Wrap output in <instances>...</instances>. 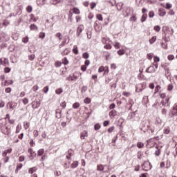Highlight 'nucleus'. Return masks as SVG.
<instances>
[{"label":"nucleus","mask_w":177,"mask_h":177,"mask_svg":"<svg viewBox=\"0 0 177 177\" xmlns=\"http://www.w3.org/2000/svg\"><path fill=\"white\" fill-rule=\"evenodd\" d=\"M0 130L3 135H7V136H10L12 133V126L8 124L6 120L3 119H0Z\"/></svg>","instance_id":"f257e3e1"},{"label":"nucleus","mask_w":177,"mask_h":177,"mask_svg":"<svg viewBox=\"0 0 177 177\" xmlns=\"http://www.w3.org/2000/svg\"><path fill=\"white\" fill-rule=\"evenodd\" d=\"M177 116V104H175L172 109L169 112V118H174Z\"/></svg>","instance_id":"f03ea898"},{"label":"nucleus","mask_w":177,"mask_h":177,"mask_svg":"<svg viewBox=\"0 0 177 177\" xmlns=\"http://www.w3.org/2000/svg\"><path fill=\"white\" fill-rule=\"evenodd\" d=\"M142 171H150L151 169V163L149 162L145 161L144 163L141 165Z\"/></svg>","instance_id":"7ed1b4c3"},{"label":"nucleus","mask_w":177,"mask_h":177,"mask_svg":"<svg viewBox=\"0 0 177 177\" xmlns=\"http://www.w3.org/2000/svg\"><path fill=\"white\" fill-rule=\"evenodd\" d=\"M136 92H142L143 89H146V83H140L136 85Z\"/></svg>","instance_id":"20e7f679"},{"label":"nucleus","mask_w":177,"mask_h":177,"mask_svg":"<svg viewBox=\"0 0 177 177\" xmlns=\"http://www.w3.org/2000/svg\"><path fill=\"white\" fill-rule=\"evenodd\" d=\"M157 142L154 140V138H151L147 141V145L148 147H154Z\"/></svg>","instance_id":"39448f33"},{"label":"nucleus","mask_w":177,"mask_h":177,"mask_svg":"<svg viewBox=\"0 0 177 177\" xmlns=\"http://www.w3.org/2000/svg\"><path fill=\"white\" fill-rule=\"evenodd\" d=\"M71 10L73 12H71ZM73 13H74L75 15H80V13H81V12L80 11V9L74 7L72 10L71 9L69 11L70 17H73Z\"/></svg>","instance_id":"423d86ee"},{"label":"nucleus","mask_w":177,"mask_h":177,"mask_svg":"<svg viewBox=\"0 0 177 177\" xmlns=\"http://www.w3.org/2000/svg\"><path fill=\"white\" fill-rule=\"evenodd\" d=\"M0 64L6 67L9 66V59L8 58H0Z\"/></svg>","instance_id":"0eeeda50"},{"label":"nucleus","mask_w":177,"mask_h":177,"mask_svg":"<svg viewBox=\"0 0 177 177\" xmlns=\"http://www.w3.org/2000/svg\"><path fill=\"white\" fill-rule=\"evenodd\" d=\"M28 153H29L30 156V158L31 160H34V158H35L37 153H35V151H34V150H32V148H29L28 149Z\"/></svg>","instance_id":"6e6552de"},{"label":"nucleus","mask_w":177,"mask_h":177,"mask_svg":"<svg viewBox=\"0 0 177 177\" xmlns=\"http://www.w3.org/2000/svg\"><path fill=\"white\" fill-rule=\"evenodd\" d=\"M109 115L110 118L113 119L118 115V112L117 111V110L113 109L109 112Z\"/></svg>","instance_id":"1a4fd4ad"},{"label":"nucleus","mask_w":177,"mask_h":177,"mask_svg":"<svg viewBox=\"0 0 177 177\" xmlns=\"http://www.w3.org/2000/svg\"><path fill=\"white\" fill-rule=\"evenodd\" d=\"M156 70H157V68H156V66H154V65H151L149 67H148L146 69V73H156Z\"/></svg>","instance_id":"9d476101"},{"label":"nucleus","mask_w":177,"mask_h":177,"mask_svg":"<svg viewBox=\"0 0 177 177\" xmlns=\"http://www.w3.org/2000/svg\"><path fill=\"white\" fill-rule=\"evenodd\" d=\"M160 103L164 107H168V106H169V97L162 100Z\"/></svg>","instance_id":"9b49d317"},{"label":"nucleus","mask_w":177,"mask_h":177,"mask_svg":"<svg viewBox=\"0 0 177 177\" xmlns=\"http://www.w3.org/2000/svg\"><path fill=\"white\" fill-rule=\"evenodd\" d=\"M153 63L152 64L153 66H154V67L156 68H158V62H160V57H157V56H154L153 57Z\"/></svg>","instance_id":"f8f14e48"},{"label":"nucleus","mask_w":177,"mask_h":177,"mask_svg":"<svg viewBox=\"0 0 177 177\" xmlns=\"http://www.w3.org/2000/svg\"><path fill=\"white\" fill-rule=\"evenodd\" d=\"M41 106V102L39 101H33L32 102V108L35 110V109H38Z\"/></svg>","instance_id":"ddd939ff"},{"label":"nucleus","mask_w":177,"mask_h":177,"mask_svg":"<svg viewBox=\"0 0 177 177\" xmlns=\"http://www.w3.org/2000/svg\"><path fill=\"white\" fill-rule=\"evenodd\" d=\"M53 16H49V17L46 21V24H50V26H53Z\"/></svg>","instance_id":"4468645a"},{"label":"nucleus","mask_w":177,"mask_h":177,"mask_svg":"<svg viewBox=\"0 0 177 177\" xmlns=\"http://www.w3.org/2000/svg\"><path fill=\"white\" fill-rule=\"evenodd\" d=\"M82 31H84V25H80L77 29V37H80V35H81V32H82Z\"/></svg>","instance_id":"2eb2a0df"},{"label":"nucleus","mask_w":177,"mask_h":177,"mask_svg":"<svg viewBox=\"0 0 177 177\" xmlns=\"http://www.w3.org/2000/svg\"><path fill=\"white\" fill-rule=\"evenodd\" d=\"M85 138H88V131L86 130L80 133V139L84 140Z\"/></svg>","instance_id":"dca6fc26"},{"label":"nucleus","mask_w":177,"mask_h":177,"mask_svg":"<svg viewBox=\"0 0 177 177\" xmlns=\"http://www.w3.org/2000/svg\"><path fill=\"white\" fill-rule=\"evenodd\" d=\"M162 147H160L158 145L156 146V148L157 149L155 151V155L158 157L161 154V149Z\"/></svg>","instance_id":"f3484780"},{"label":"nucleus","mask_w":177,"mask_h":177,"mask_svg":"<svg viewBox=\"0 0 177 177\" xmlns=\"http://www.w3.org/2000/svg\"><path fill=\"white\" fill-rule=\"evenodd\" d=\"M37 169H38L37 167H30L28 169V174H30L31 175H32L33 172H37Z\"/></svg>","instance_id":"a211bd4d"},{"label":"nucleus","mask_w":177,"mask_h":177,"mask_svg":"<svg viewBox=\"0 0 177 177\" xmlns=\"http://www.w3.org/2000/svg\"><path fill=\"white\" fill-rule=\"evenodd\" d=\"M7 106H9V108L11 109V110H13L15 109V107H16L17 106V104L15 103V102H8L7 104Z\"/></svg>","instance_id":"6ab92c4d"},{"label":"nucleus","mask_w":177,"mask_h":177,"mask_svg":"<svg viewBox=\"0 0 177 177\" xmlns=\"http://www.w3.org/2000/svg\"><path fill=\"white\" fill-rule=\"evenodd\" d=\"M124 6V3L119 2L116 4V8L120 12V10H122V7Z\"/></svg>","instance_id":"aec40b11"},{"label":"nucleus","mask_w":177,"mask_h":177,"mask_svg":"<svg viewBox=\"0 0 177 177\" xmlns=\"http://www.w3.org/2000/svg\"><path fill=\"white\" fill-rule=\"evenodd\" d=\"M101 41L102 42V44H110V39L109 37H103L101 39Z\"/></svg>","instance_id":"412c9836"},{"label":"nucleus","mask_w":177,"mask_h":177,"mask_svg":"<svg viewBox=\"0 0 177 177\" xmlns=\"http://www.w3.org/2000/svg\"><path fill=\"white\" fill-rule=\"evenodd\" d=\"M70 53V50L68 48H65L62 53L61 55L62 56H67Z\"/></svg>","instance_id":"4be33fe9"},{"label":"nucleus","mask_w":177,"mask_h":177,"mask_svg":"<svg viewBox=\"0 0 177 177\" xmlns=\"http://www.w3.org/2000/svg\"><path fill=\"white\" fill-rule=\"evenodd\" d=\"M13 80H5L4 82V86H8V85H12Z\"/></svg>","instance_id":"5701e85b"},{"label":"nucleus","mask_w":177,"mask_h":177,"mask_svg":"<svg viewBox=\"0 0 177 177\" xmlns=\"http://www.w3.org/2000/svg\"><path fill=\"white\" fill-rule=\"evenodd\" d=\"M21 168H23V164L18 163L17 165V167H16V169H15V173L17 174V172H19V169H21Z\"/></svg>","instance_id":"b1692460"},{"label":"nucleus","mask_w":177,"mask_h":177,"mask_svg":"<svg viewBox=\"0 0 177 177\" xmlns=\"http://www.w3.org/2000/svg\"><path fill=\"white\" fill-rule=\"evenodd\" d=\"M104 165L100 164L97 165V171H104Z\"/></svg>","instance_id":"393cba45"},{"label":"nucleus","mask_w":177,"mask_h":177,"mask_svg":"<svg viewBox=\"0 0 177 177\" xmlns=\"http://www.w3.org/2000/svg\"><path fill=\"white\" fill-rule=\"evenodd\" d=\"M30 28L31 31H35L37 30H38V26L35 24H31L30 26Z\"/></svg>","instance_id":"a878e982"},{"label":"nucleus","mask_w":177,"mask_h":177,"mask_svg":"<svg viewBox=\"0 0 177 177\" xmlns=\"http://www.w3.org/2000/svg\"><path fill=\"white\" fill-rule=\"evenodd\" d=\"M155 41H157V36L152 37L151 39H149V44L151 45H153V44H154Z\"/></svg>","instance_id":"bb28decb"},{"label":"nucleus","mask_w":177,"mask_h":177,"mask_svg":"<svg viewBox=\"0 0 177 177\" xmlns=\"http://www.w3.org/2000/svg\"><path fill=\"white\" fill-rule=\"evenodd\" d=\"M21 131V125L17 124L16 127L15 133H20Z\"/></svg>","instance_id":"cd10ccee"},{"label":"nucleus","mask_w":177,"mask_h":177,"mask_svg":"<svg viewBox=\"0 0 177 177\" xmlns=\"http://www.w3.org/2000/svg\"><path fill=\"white\" fill-rule=\"evenodd\" d=\"M62 64H64V66H67V64H68L69 62L68 59H67V57H64L62 59Z\"/></svg>","instance_id":"c85d7f7f"},{"label":"nucleus","mask_w":177,"mask_h":177,"mask_svg":"<svg viewBox=\"0 0 177 177\" xmlns=\"http://www.w3.org/2000/svg\"><path fill=\"white\" fill-rule=\"evenodd\" d=\"M147 19V14H144L141 17V23H145V21Z\"/></svg>","instance_id":"c756f323"},{"label":"nucleus","mask_w":177,"mask_h":177,"mask_svg":"<svg viewBox=\"0 0 177 177\" xmlns=\"http://www.w3.org/2000/svg\"><path fill=\"white\" fill-rule=\"evenodd\" d=\"M104 55L106 60H109V58L111 56V54L109 53V51H104Z\"/></svg>","instance_id":"7c9ffc66"},{"label":"nucleus","mask_w":177,"mask_h":177,"mask_svg":"<svg viewBox=\"0 0 177 177\" xmlns=\"http://www.w3.org/2000/svg\"><path fill=\"white\" fill-rule=\"evenodd\" d=\"M78 167V161H74L71 165V168H77Z\"/></svg>","instance_id":"2f4dec72"},{"label":"nucleus","mask_w":177,"mask_h":177,"mask_svg":"<svg viewBox=\"0 0 177 177\" xmlns=\"http://www.w3.org/2000/svg\"><path fill=\"white\" fill-rule=\"evenodd\" d=\"M24 129H26V131H27V129L30 128V122H24Z\"/></svg>","instance_id":"473e14b6"},{"label":"nucleus","mask_w":177,"mask_h":177,"mask_svg":"<svg viewBox=\"0 0 177 177\" xmlns=\"http://www.w3.org/2000/svg\"><path fill=\"white\" fill-rule=\"evenodd\" d=\"M117 53L118 55H119V56H122L123 55H125V50L120 49L119 50H118Z\"/></svg>","instance_id":"72a5a7b5"},{"label":"nucleus","mask_w":177,"mask_h":177,"mask_svg":"<svg viewBox=\"0 0 177 177\" xmlns=\"http://www.w3.org/2000/svg\"><path fill=\"white\" fill-rule=\"evenodd\" d=\"M55 37L57 38H59V41H62L63 39V35L60 32H57L55 34Z\"/></svg>","instance_id":"f704fd0d"},{"label":"nucleus","mask_w":177,"mask_h":177,"mask_svg":"<svg viewBox=\"0 0 177 177\" xmlns=\"http://www.w3.org/2000/svg\"><path fill=\"white\" fill-rule=\"evenodd\" d=\"M96 19H97V20L100 21H103V16L101 14H97Z\"/></svg>","instance_id":"c9c22d12"},{"label":"nucleus","mask_w":177,"mask_h":177,"mask_svg":"<svg viewBox=\"0 0 177 177\" xmlns=\"http://www.w3.org/2000/svg\"><path fill=\"white\" fill-rule=\"evenodd\" d=\"M73 53L75 55H78V47L77 46H73Z\"/></svg>","instance_id":"e433bc0d"},{"label":"nucleus","mask_w":177,"mask_h":177,"mask_svg":"<svg viewBox=\"0 0 177 177\" xmlns=\"http://www.w3.org/2000/svg\"><path fill=\"white\" fill-rule=\"evenodd\" d=\"M44 153H45V150H44V149H40L38 151H37V156H41L44 154Z\"/></svg>","instance_id":"4c0bfd02"},{"label":"nucleus","mask_w":177,"mask_h":177,"mask_svg":"<svg viewBox=\"0 0 177 177\" xmlns=\"http://www.w3.org/2000/svg\"><path fill=\"white\" fill-rule=\"evenodd\" d=\"M12 68H9V67H5L3 69V72L5 73V74H8V73H10Z\"/></svg>","instance_id":"58836bf2"},{"label":"nucleus","mask_w":177,"mask_h":177,"mask_svg":"<svg viewBox=\"0 0 177 177\" xmlns=\"http://www.w3.org/2000/svg\"><path fill=\"white\" fill-rule=\"evenodd\" d=\"M153 30L154 31H156V32H160V30H161V27H160V26H155L153 27Z\"/></svg>","instance_id":"ea45409f"},{"label":"nucleus","mask_w":177,"mask_h":177,"mask_svg":"<svg viewBox=\"0 0 177 177\" xmlns=\"http://www.w3.org/2000/svg\"><path fill=\"white\" fill-rule=\"evenodd\" d=\"M138 20V18L136 17V15H132L130 17V21H136Z\"/></svg>","instance_id":"a19ab883"},{"label":"nucleus","mask_w":177,"mask_h":177,"mask_svg":"<svg viewBox=\"0 0 177 177\" xmlns=\"http://www.w3.org/2000/svg\"><path fill=\"white\" fill-rule=\"evenodd\" d=\"M169 132H171V129L169 127H165L164 129V133H165L166 135H168Z\"/></svg>","instance_id":"79ce46f5"},{"label":"nucleus","mask_w":177,"mask_h":177,"mask_svg":"<svg viewBox=\"0 0 177 177\" xmlns=\"http://www.w3.org/2000/svg\"><path fill=\"white\" fill-rule=\"evenodd\" d=\"M145 144H143V142H138L137 143V147H138V149H142V147H144Z\"/></svg>","instance_id":"37998d69"},{"label":"nucleus","mask_w":177,"mask_h":177,"mask_svg":"<svg viewBox=\"0 0 177 177\" xmlns=\"http://www.w3.org/2000/svg\"><path fill=\"white\" fill-rule=\"evenodd\" d=\"M148 16L150 19L153 18L155 16L154 11L153 10L149 11Z\"/></svg>","instance_id":"c03bdc74"},{"label":"nucleus","mask_w":177,"mask_h":177,"mask_svg":"<svg viewBox=\"0 0 177 177\" xmlns=\"http://www.w3.org/2000/svg\"><path fill=\"white\" fill-rule=\"evenodd\" d=\"M153 56H154L153 53H149L147 55V57L148 60H151L153 59Z\"/></svg>","instance_id":"a18cd8bd"},{"label":"nucleus","mask_w":177,"mask_h":177,"mask_svg":"<svg viewBox=\"0 0 177 177\" xmlns=\"http://www.w3.org/2000/svg\"><path fill=\"white\" fill-rule=\"evenodd\" d=\"M91 100L89 97H86L84 100V103H85L86 104H89V103H91Z\"/></svg>","instance_id":"49530a36"},{"label":"nucleus","mask_w":177,"mask_h":177,"mask_svg":"<svg viewBox=\"0 0 177 177\" xmlns=\"http://www.w3.org/2000/svg\"><path fill=\"white\" fill-rule=\"evenodd\" d=\"M159 96L161 99H165V97H167V94L165 93H159Z\"/></svg>","instance_id":"de8ad7c7"},{"label":"nucleus","mask_w":177,"mask_h":177,"mask_svg":"<svg viewBox=\"0 0 177 177\" xmlns=\"http://www.w3.org/2000/svg\"><path fill=\"white\" fill-rule=\"evenodd\" d=\"M104 49H108L110 50L111 49L112 46L111 44H110V43L108 44H105V46H104Z\"/></svg>","instance_id":"09e8293b"},{"label":"nucleus","mask_w":177,"mask_h":177,"mask_svg":"<svg viewBox=\"0 0 177 177\" xmlns=\"http://www.w3.org/2000/svg\"><path fill=\"white\" fill-rule=\"evenodd\" d=\"M80 106H81V104L79 102H75L73 104V109H78Z\"/></svg>","instance_id":"8fccbe9b"},{"label":"nucleus","mask_w":177,"mask_h":177,"mask_svg":"<svg viewBox=\"0 0 177 177\" xmlns=\"http://www.w3.org/2000/svg\"><path fill=\"white\" fill-rule=\"evenodd\" d=\"M113 46L115 49H120L121 45L120 44L119 42H115V44H113Z\"/></svg>","instance_id":"3c124183"},{"label":"nucleus","mask_w":177,"mask_h":177,"mask_svg":"<svg viewBox=\"0 0 177 177\" xmlns=\"http://www.w3.org/2000/svg\"><path fill=\"white\" fill-rule=\"evenodd\" d=\"M26 12H28V13H31V12H32V6H28L26 8Z\"/></svg>","instance_id":"603ef678"},{"label":"nucleus","mask_w":177,"mask_h":177,"mask_svg":"<svg viewBox=\"0 0 177 177\" xmlns=\"http://www.w3.org/2000/svg\"><path fill=\"white\" fill-rule=\"evenodd\" d=\"M55 93H56L57 95H60V93H63V88H57V89L55 91Z\"/></svg>","instance_id":"864d4df0"},{"label":"nucleus","mask_w":177,"mask_h":177,"mask_svg":"<svg viewBox=\"0 0 177 177\" xmlns=\"http://www.w3.org/2000/svg\"><path fill=\"white\" fill-rule=\"evenodd\" d=\"M10 24V22H9L8 20L4 19L3 21V26H5V27H7V26H9Z\"/></svg>","instance_id":"5fc2aeb1"},{"label":"nucleus","mask_w":177,"mask_h":177,"mask_svg":"<svg viewBox=\"0 0 177 177\" xmlns=\"http://www.w3.org/2000/svg\"><path fill=\"white\" fill-rule=\"evenodd\" d=\"M70 164H71V162L70 161L68 162V163L67 162L64 163V168H65V169L70 168Z\"/></svg>","instance_id":"6e6d98bb"},{"label":"nucleus","mask_w":177,"mask_h":177,"mask_svg":"<svg viewBox=\"0 0 177 177\" xmlns=\"http://www.w3.org/2000/svg\"><path fill=\"white\" fill-rule=\"evenodd\" d=\"M83 59H89V53H84L82 54Z\"/></svg>","instance_id":"4d7b16f0"},{"label":"nucleus","mask_w":177,"mask_h":177,"mask_svg":"<svg viewBox=\"0 0 177 177\" xmlns=\"http://www.w3.org/2000/svg\"><path fill=\"white\" fill-rule=\"evenodd\" d=\"M62 62H60V61H56L55 62V67H60L61 66H62Z\"/></svg>","instance_id":"13d9d810"},{"label":"nucleus","mask_w":177,"mask_h":177,"mask_svg":"<svg viewBox=\"0 0 177 177\" xmlns=\"http://www.w3.org/2000/svg\"><path fill=\"white\" fill-rule=\"evenodd\" d=\"M172 89H174V84H170L167 86V91H169V92H171V91H172Z\"/></svg>","instance_id":"bf43d9fd"},{"label":"nucleus","mask_w":177,"mask_h":177,"mask_svg":"<svg viewBox=\"0 0 177 177\" xmlns=\"http://www.w3.org/2000/svg\"><path fill=\"white\" fill-rule=\"evenodd\" d=\"M60 106H61L62 109H66V107L67 106V102H66V101H64L63 102H62L60 104Z\"/></svg>","instance_id":"052dcab7"},{"label":"nucleus","mask_w":177,"mask_h":177,"mask_svg":"<svg viewBox=\"0 0 177 177\" xmlns=\"http://www.w3.org/2000/svg\"><path fill=\"white\" fill-rule=\"evenodd\" d=\"M28 36H26L24 38H22V42H24V44H27V42H28Z\"/></svg>","instance_id":"680f3d73"},{"label":"nucleus","mask_w":177,"mask_h":177,"mask_svg":"<svg viewBox=\"0 0 177 177\" xmlns=\"http://www.w3.org/2000/svg\"><path fill=\"white\" fill-rule=\"evenodd\" d=\"M109 73V66H105L104 70V75H107Z\"/></svg>","instance_id":"e2e57ef3"},{"label":"nucleus","mask_w":177,"mask_h":177,"mask_svg":"<svg viewBox=\"0 0 177 177\" xmlns=\"http://www.w3.org/2000/svg\"><path fill=\"white\" fill-rule=\"evenodd\" d=\"M165 8V9L169 10L171 8H172V4L167 3Z\"/></svg>","instance_id":"0e129e2a"},{"label":"nucleus","mask_w":177,"mask_h":177,"mask_svg":"<svg viewBox=\"0 0 177 177\" xmlns=\"http://www.w3.org/2000/svg\"><path fill=\"white\" fill-rule=\"evenodd\" d=\"M109 3H111V6H114L115 5V0H107Z\"/></svg>","instance_id":"69168bd1"},{"label":"nucleus","mask_w":177,"mask_h":177,"mask_svg":"<svg viewBox=\"0 0 177 177\" xmlns=\"http://www.w3.org/2000/svg\"><path fill=\"white\" fill-rule=\"evenodd\" d=\"M138 78L139 80H146V77H145L144 75H142V73H140L138 75Z\"/></svg>","instance_id":"338daca9"},{"label":"nucleus","mask_w":177,"mask_h":177,"mask_svg":"<svg viewBox=\"0 0 177 177\" xmlns=\"http://www.w3.org/2000/svg\"><path fill=\"white\" fill-rule=\"evenodd\" d=\"M104 71V67L103 66H101L98 68V73H103Z\"/></svg>","instance_id":"774afa93"}]
</instances>
